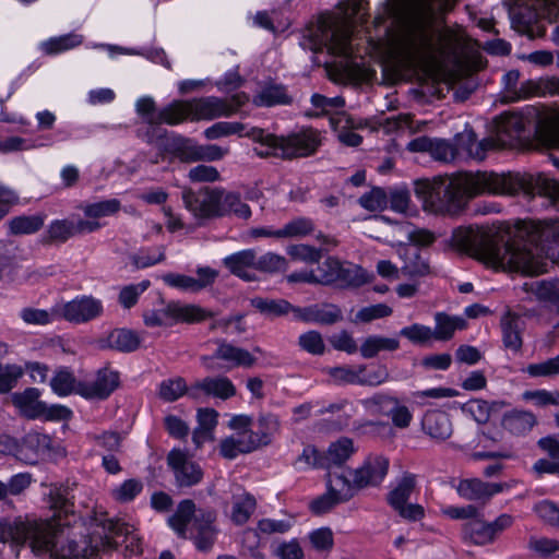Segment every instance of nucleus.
I'll return each instance as SVG.
<instances>
[{
	"label": "nucleus",
	"mask_w": 559,
	"mask_h": 559,
	"mask_svg": "<svg viewBox=\"0 0 559 559\" xmlns=\"http://www.w3.org/2000/svg\"><path fill=\"white\" fill-rule=\"evenodd\" d=\"M252 103L258 107H272L289 104L290 97L283 85L265 82L259 86Z\"/></svg>",
	"instance_id": "bb28decb"
},
{
	"label": "nucleus",
	"mask_w": 559,
	"mask_h": 559,
	"mask_svg": "<svg viewBox=\"0 0 559 559\" xmlns=\"http://www.w3.org/2000/svg\"><path fill=\"white\" fill-rule=\"evenodd\" d=\"M224 265L231 274L245 281L255 280L254 271H257V254L252 249H246L229 254L223 260Z\"/></svg>",
	"instance_id": "5701e85b"
},
{
	"label": "nucleus",
	"mask_w": 559,
	"mask_h": 559,
	"mask_svg": "<svg viewBox=\"0 0 559 559\" xmlns=\"http://www.w3.org/2000/svg\"><path fill=\"white\" fill-rule=\"evenodd\" d=\"M298 317L307 322L332 324L342 318L341 310L333 305L309 307L299 312Z\"/></svg>",
	"instance_id": "f704fd0d"
},
{
	"label": "nucleus",
	"mask_w": 559,
	"mask_h": 559,
	"mask_svg": "<svg viewBox=\"0 0 559 559\" xmlns=\"http://www.w3.org/2000/svg\"><path fill=\"white\" fill-rule=\"evenodd\" d=\"M70 537L63 533H53L52 524L47 520L16 518L0 520V543H11L20 547L28 542L32 552L45 559H72V556H88L91 550H73L68 544Z\"/></svg>",
	"instance_id": "20e7f679"
},
{
	"label": "nucleus",
	"mask_w": 559,
	"mask_h": 559,
	"mask_svg": "<svg viewBox=\"0 0 559 559\" xmlns=\"http://www.w3.org/2000/svg\"><path fill=\"white\" fill-rule=\"evenodd\" d=\"M330 123L334 131L337 133L338 140L348 146H357L361 142V136L354 132V129L360 124L357 123L345 112H340L330 118Z\"/></svg>",
	"instance_id": "c756f323"
},
{
	"label": "nucleus",
	"mask_w": 559,
	"mask_h": 559,
	"mask_svg": "<svg viewBox=\"0 0 559 559\" xmlns=\"http://www.w3.org/2000/svg\"><path fill=\"white\" fill-rule=\"evenodd\" d=\"M415 192L424 207L433 213L448 211L464 197L480 193L540 194L559 209V182L543 174H457L418 181Z\"/></svg>",
	"instance_id": "f257e3e1"
},
{
	"label": "nucleus",
	"mask_w": 559,
	"mask_h": 559,
	"mask_svg": "<svg viewBox=\"0 0 559 559\" xmlns=\"http://www.w3.org/2000/svg\"><path fill=\"white\" fill-rule=\"evenodd\" d=\"M463 534L475 545L483 546L495 542L489 522L476 516L464 525Z\"/></svg>",
	"instance_id": "4c0bfd02"
},
{
	"label": "nucleus",
	"mask_w": 559,
	"mask_h": 559,
	"mask_svg": "<svg viewBox=\"0 0 559 559\" xmlns=\"http://www.w3.org/2000/svg\"><path fill=\"white\" fill-rule=\"evenodd\" d=\"M373 274L359 265L341 266L338 283L344 286L358 287L373 280Z\"/></svg>",
	"instance_id": "864d4df0"
},
{
	"label": "nucleus",
	"mask_w": 559,
	"mask_h": 559,
	"mask_svg": "<svg viewBox=\"0 0 559 559\" xmlns=\"http://www.w3.org/2000/svg\"><path fill=\"white\" fill-rule=\"evenodd\" d=\"M298 345L304 352L314 356L323 355L325 352L324 340L317 331H308L300 334Z\"/></svg>",
	"instance_id": "69168bd1"
},
{
	"label": "nucleus",
	"mask_w": 559,
	"mask_h": 559,
	"mask_svg": "<svg viewBox=\"0 0 559 559\" xmlns=\"http://www.w3.org/2000/svg\"><path fill=\"white\" fill-rule=\"evenodd\" d=\"M414 486V476H404L389 493L388 501L401 516L415 521L424 516V509L418 504H407Z\"/></svg>",
	"instance_id": "2eb2a0df"
},
{
	"label": "nucleus",
	"mask_w": 559,
	"mask_h": 559,
	"mask_svg": "<svg viewBox=\"0 0 559 559\" xmlns=\"http://www.w3.org/2000/svg\"><path fill=\"white\" fill-rule=\"evenodd\" d=\"M167 460L180 486H192L201 480L203 476L201 468L188 457L186 452L175 449L168 454Z\"/></svg>",
	"instance_id": "a211bd4d"
},
{
	"label": "nucleus",
	"mask_w": 559,
	"mask_h": 559,
	"mask_svg": "<svg viewBox=\"0 0 559 559\" xmlns=\"http://www.w3.org/2000/svg\"><path fill=\"white\" fill-rule=\"evenodd\" d=\"M205 394L227 400L236 395V386L227 377H207L195 384Z\"/></svg>",
	"instance_id": "2f4dec72"
},
{
	"label": "nucleus",
	"mask_w": 559,
	"mask_h": 559,
	"mask_svg": "<svg viewBox=\"0 0 559 559\" xmlns=\"http://www.w3.org/2000/svg\"><path fill=\"white\" fill-rule=\"evenodd\" d=\"M341 266L342 264L337 260L332 258L326 259L314 270V281H317V284L325 285L338 283Z\"/></svg>",
	"instance_id": "680f3d73"
},
{
	"label": "nucleus",
	"mask_w": 559,
	"mask_h": 559,
	"mask_svg": "<svg viewBox=\"0 0 559 559\" xmlns=\"http://www.w3.org/2000/svg\"><path fill=\"white\" fill-rule=\"evenodd\" d=\"M414 0L407 7L397 33L391 40V53L412 63L441 67L453 51L452 35L443 28L436 2Z\"/></svg>",
	"instance_id": "f03ea898"
},
{
	"label": "nucleus",
	"mask_w": 559,
	"mask_h": 559,
	"mask_svg": "<svg viewBox=\"0 0 559 559\" xmlns=\"http://www.w3.org/2000/svg\"><path fill=\"white\" fill-rule=\"evenodd\" d=\"M523 288L530 294L531 299L552 305L559 304V280L555 282L533 281L525 283Z\"/></svg>",
	"instance_id": "7c9ffc66"
},
{
	"label": "nucleus",
	"mask_w": 559,
	"mask_h": 559,
	"mask_svg": "<svg viewBox=\"0 0 559 559\" xmlns=\"http://www.w3.org/2000/svg\"><path fill=\"white\" fill-rule=\"evenodd\" d=\"M118 384V372L104 369L98 371L93 382L80 384L76 393L85 399H106L116 390Z\"/></svg>",
	"instance_id": "aec40b11"
},
{
	"label": "nucleus",
	"mask_w": 559,
	"mask_h": 559,
	"mask_svg": "<svg viewBox=\"0 0 559 559\" xmlns=\"http://www.w3.org/2000/svg\"><path fill=\"white\" fill-rule=\"evenodd\" d=\"M252 127L237 121H221L212 124L205 130V136L209 140H216L223 136L237 134L239 136H248V132Z\"/></svg>",
	"instance_id": "a18cd8bd"
},
{
	"label": "nucleus",
	"mask_w": 559,
	"mask_h": 559,
	"mask_svg": "<svg viewBox=\"0 0 559 559\" xmlns=\"http://www.w3.org/2000/svg\"><path fill=\"white\" fill-rule=\"evenodd\" d=\"M199 426L193 432V442L197 447L207 440H213V430L217 425L218 413L213 408H200L197 414Z\"/></svg>",
	"instance_id": "72a5a7b5"
},
{
	"label": "nucleus",
	"mask_w": 559,
	"mask_h": 559,
	"mask_svg": "<svg viewBox=\"0 0 559 559\" xmlns=\"http://www.w3.org/2000/svg\"><path fill=\"white\" fill-rule=\"evenodd\" d=\"M457 495L469 501H486L503 491L504 485L486 483L479 478H464L454 486Z\"/></svg>",
	"instance_id": "6ab92c4d"
},
{
	"label": "nucleus",
	"mask_w": 559,
	"mask_h": 559,
	"mask_svg": "<svg viewBox=\"0 0 559 559\" xmlns=\"http://www.w3.org/2000/svg\"><path fill=\"white\" fill-rule=\"evenodd\" d=\"M214 359L225 361L227 369H233L237 367L250 368L255 364L257 360L253 354L248 352L247 349L225 342L218 344L212 357L203 358V362L207 369H215V366L213 364Z\"/></svg>",
	"instance_id": "f3484780"
},
{
	"label": "nucleus",
	"mask_w": 559,
	"mask_h": 559,
	"mask_svg": "<svg viewBox=\"0 0 559 559\" xmlns=\"http://www.w3.org/2000/svg\"><path fill=\"white\" fill-rule=\"evenodd\" d=\"M222 215L234 214L240 218H249L251 210L248 204L241 201L240 195L235 192H225L221 190Z\"/></svg>",
	"instance_id": "de8ad7c7"
},
{
	"label": "nucleus",
	"mask_w": 559,
	"mask_h": 559,
	"mask_svg": "<svg viewBox=\"0 0 559 559\" xmlns=\"http://www.w3.org/2000/svg\"><path fill=\"white\" fill-rule=\"evenodd\" d=\"M354 485V478L343 474L330 475L328 479V490L338 500L344 502L353 498L358 488Z\"/></svg>",
	"instance_id": "a19ab883"
},
{
	"label": "nucleus",
	"mask_w": 559,
	"mask_h": 559,
	"mask_svg": "<svg viewBox=\"0 0 559 559\" xmlns=\"http://www.w3.org/2000/svg\"><path fill=\"white\" fill-rule=\"evenodd\" d=\"M400 347V342L393 337L370 335L364 340L359 350L364 358H372L382 350L393 352Z\"/></svg>",
	"instance_id": "58836bf2"
},
{
	"label": "nucleus",
	"mask_w": 559,
	"mask_h": 559,
	"mask_svg": "<svg viewBox=\"0 0 559 559\" xmlns=\"http://www.w3.org/2000/svg\"><path fill=\"white\" fill-rule=\"evenodd\" d=\"M501 326L506 347L518 352L522 346V338L520 334L522 330L521 318L509 312L502 318Z\"/></svg>",
	"instance_id": "e433bc0d"
},
{
	"label": "nucleus",
	"mask_w": 559,
	"mask_h": 559,
	"mask_svg": "<svg viewBox=\"0 0 559 559\" xmlns=\"http://www.w3.org/2000/svg\"><path fill=\"white\" fill-rule=\"evenodd\" d=\"M537 424V419L532 412L522 409H512L507 412L502 419V427L512 435H525Z\"/></svg>",
	"instance_id": "c85d7f7f"
},
{
	"label": "nucleus",
	"mask_w": 559,
	"mask_h": 559,
	"mask_svg": "<svg viewBox=\"0 0 559 559\" xmlns=\"http://www.w3.org/2000/svg\"><path fill=\"white\" fill-rule=\"evenodd\" d=\"M51 439L49 436L39 432L27 433L20 443L17 459L33 464L39 456L49 455Z\"/></svg>",
	"instance_id": "412c9836"
},
{
	"label": "nucleus",
	"mask_w": 559,
	"mask_h": 559,
	"mask_svg": "<svg viewBox=\"0 0 559 559\" xmlns=\"http://www.w3.org/2000/svg\"><path fill=\"white\" fill-rule=\"evenodd\" d=\"M308 39L309 44L306 45L311 50L325 48L331 55L342 57L340 68L346 78L355 81L369 78V69L357 60L352 29L347 23L322 20L308 31Z\"/></svg>",
	"instance_id": "39448f33"
},
{
	"label": "nucleus",
	"mask_w": 559,
	"mask_h": 559,
	"mask_svg": "<svg viewBox=\"0 0 559 559\" xmlns=\"http://www.w3.org/2000/svg\"><path fill=\"white\" fill-rule=\"evenodd\" d=\"M249 102L246 94H236L230 99L205 97L189 100L190 120H212L218 117H230L241 112V108Z\"/></svg>",
	"instance_id": "9d476101"
},
{
	"label": "nucleus",
	"mask_w": 559,
	"mask_h": 559,
	"mask_svg": "<svg viewBox=\"0 0 559 559\" xmlns=\"http://www.w3.org/2000/svg\"><path fill=\"white\" fill-rule=\"evenodd\" d=\"M83 38L78 34H67L51 37L39 44V49L46 55H58L81 45Z\"/></svg>",
	"instance_id": "79ce46f5"
},
{
	"label": "nucleus",
	"mask_w": 559,
	"mask_h": 559,
	"mask_svg": "<svg viewBox=\"0 0 559 559\" xmlns=\"http://www.w3.org/2000/svg\"><path fill=\"white\" fill-rule=\"evenodd\" d=\"M255 509V499L243 492L241 495L234 496L233 510H231V520L236 524L246 523Z\"/></svg>",
	"instance_id": "8fccbe9b"
},
{
	"label": "nucleus",
	"mask_w": 559,
	"mask_h": 559,
	"mask_svg": "<svg viewBox=\"0 0 559 559\" xmlns=\"http://www.w3.org/2000/svg\"><path fill=\"white\" fill-rule=\"evenodd\" d=\"M221 190H206L202 197H198L191 189L185 188L182 201L185 207L198 218L222 216Z\"/></svg>",
	"instance_id": "4468645a"
},
{
	"label": "nucleus",
	"mask_w": 559,
	"mask_h": 559,
	"mask_svg": "<svg viewBox=\"0 0 559 559\" xmlns=\"http://www.w3.org/2000/svg\"><path fill=\"white\" fill-rule=\"evenodd\" d=\"M535 118V110L503 114L497 120L496 132L501 144L519 139Z\"/></svg>",
	"instance_id": "dca6fc26"
},
{
	"label": "nucleus",
	"mask_w": 559,
	"mask_h": 559,
	"mask_svg": "<svg viewBox=\"0 0 559 559\" xmlns=\"http://www.w3.org/2000/svg\"><path fill=\"white\" fill-rule=\"evenodd\" d=\"M492 405L483 400H471L462 406V411L477 424H486L491 414Z\"/></svg>",
	"instance_id": "338daca9"
},
{
	"label": "nucleus",
	"mask_w": 559,
	"mask_h": 559,
	"mask_svg": "<svg viewBox=\"0 0 559 559\" xmlns=\"http://www.w3.org/2000/svg\"><path fill=\"white\" fill-rule=\"evenodd\" d=\"M108 344L120 352L129 353L139 348L141 336L129 329H116L109 333Z\"/></svg>",
	"instance_id": "ea45409f"
},
{
	"label": "nucleus",
	"mask_w": 559,
	"mask_h": 559,
	"mask_svg": "<svg viewBox=\"0 0 559 559\" xmlns=\"http://www.w3.org/2000/svg\"><path fill=\"white\" fill-rule=\"evenodd\" d=\"M357 451L354 441L350 438L342 437L331 442L323 452L325 468L341 466L346 463Z\"/></svg>",
	"instance_id": "cd10ccee"
},
{
	"label": "nucleus",
	"mask_w": 559,
	"mask_h": 559,
	"mask_svg": "<svg viewBox=\"0 0 559 559\" xmlns=\"http://www.w3.org/2000/svg\"><path fill=\"white\" fill-rule=\"evenodd\" d=\"M81 383H78L74 376L67 369H60L56 371L50 380L52 392L60 397L76 393L78 386Z\"/></svg>",
	"instance_id": "3c124183"
},
{
	"label": "nucleus",
	"mask_w": 559,
	"mask_h": 559,
	"mask_svg": "<svg viewBox=\"0 0 559 559\" xmlns=\"http://www.w3.org/2000/svg\"><path fill=\"white\" fill-rule=\"evenodd\" d=\"M143 490V483L139 479L130 478L117 485L110 490L111 498L119 503L133 501Z\"/></svg>",
	"instance_id": "5fc2aeb1"
},
{
	"label": "nucleus",
	"mask_w": 559,
	"mask_h": 559,
	"mask_svg": "<svg viewBox=\"0 0 559 559\" xmlns=\"http://www.w3.org/2000/svg\"><path fill=\"white\" fill-rule=\"evenodd\" d=\"M421 429L436 442L445 441L453 431L449 415L441 411H428L423 417Z\"/></svg>",
	"instance_id": "4be33fe9"
},
{
	"label": "nucleus",
	"mask_w": 559,
	"mask_h": 559,
	"mask_svg": "<svg viewBox=\"0 0 559 559\" xmlns=\"http://www.w3.org/2000/svg\"><path fill=\"white\" fill-rule=\"evenodd\" d=\"M81 209L85 218H79V229L90 234L104 226L102 219L116 215L121 210V202L118 199H105L86 203Z\"/></svg>",
	"instance_id": "ddd939ff"
},
{
	"label": "nucleus",
	"mask_w": 559,
	"mask_h": 559,
	"mask_svg": "<svg viewBox=\"0 0 559 559\" xmlns=\"http://www.w3.org/2000/svg\"><path fill=\"white\" fill-rule=\"evenodd\" d=\"M314 229L313 222L307 217H296L275 230V238H302Z\"/></svg>",
	"instance_id": "c03bdc74"
},
{
	"label": "nucleus",
	"mask_w": 559,
	"mask_h": 559,
	"mask_svg": "<svg viewBox=\"0 0 559 559\" xmlns=\"http://www.w3.org/2000/svg\"><path fill=\"white\" fill-rule=\"evenodd\" d=\"M248 136L261 146L255 148V153L260 157H305L313 154L321 144L320 133L311 128L302 129L287 136H277L264 129L251 128Z\"/></svg>",
	"instance_id": "423d86ee"
},
{
	"label": "nucleus",
	"mask_w": 559,
	"mask_h": 559,
	"mask_svg": "<svg viewBox=\"0 0 559 559\" xmlns=\"http://www.w3.org/2000/svg\"><path fill=\"white\" fill-rule=\"evenodd\" d=\"M148 281H142L141 283L138 284H130L123 286L118 295L119 304L124 309H130L138 302L139 297L148 288Z\"/></svg>",
	"instance_id": "774afa93"
},
{
	"label": "nucleus",
	"mask_w": 559,
	"mask_h": 559,
	"mask_svg": "<svg viewBox=\"0 0 559 559\" xmlns=\"http://www.w3.org/2000/svg\"><path fill=\"white\" fill-rule=\"evenodd\" d=\"M253 23L273 33L284 32L289 26V20L280 19V14L275 11H273L272 14L264 11L257 12L253 16Z\"/></svg>",
	"instance_id": "e2e57ef3"
},
{
	"label": "nucleus",
	"mask_w": 559,
	"mask_h": 559,
	"mask_svg": "<svg viewBox=\"0 0 559 559\" xmlns=\"http://www.w3.org/2000/svg\"><path fill=\"white\" fill-rule=\"evenodd\" d=\"M58 318L72 324H86L103 317L105 306L102 299L93 295H78L71 300L55 305Z\"/></svg>",
	"instance_id": "9b49d317"
},
{
	"label": "nucleus",
	"mask_w": 559,
	"mask_h": 559,
	"mask_svg": "<svg viewBox=\"0 0 559 559\" xmlns=\"http://www.w3.org/2000/svg\"><path fill=\"white\" fill-rule=\"evenodd\" d=\"M536 136L543 145L559 148V110L544 112L536 128Z\"/></svg>",
	"instance_id": "393cba45"
},
{
	"label": "nucleus",
	"mask_w": 559,
	"mask_h": 559,
	"mask_svg": "<svg viewBox=\"0 0 559 559\" xmlns=\"http://www.w3.org/2000/svg\"><path fill=\"white\" fill-rule=\"evenodd\" d=\"M44 223L45 216L41 214L14 216L7 222L8 234L13 236L32 235L38 231Z\"/></svg>",
	"instance_id": "473e14b6"
},
{
	"label": "nucleus",
	"mask_w": 559,
	"mask_h": 559,
	"mask_svg": "<svg viewBox=\"0 0 559 559\" xmlns=\"http://www.w3.org/2000/svg\"><path fill=\"white\" fill-rule=\"evenodd\" d=\"M47 233L51 241L61 242L68 240L70 237L76 234H86L85 231L79 229V218L52 221L48 226Z\"/></svg>",
	"instance_id": "49530a36"
},
{
	"label": "nucleus",
	"mask_w": 559,
	"mask_h": 559,
	"mask_svg": "<svg viewBox=\"0 0 559 559\" xmlns=\"http://www.w3.org/2000/svg\"><path fill=\"white\" fill-rule=\"evenodd\" d=\"M175 316L176 323H198L211 318L213 314L211 311L198 305H183L175 302Z\"/></svg>",
	"instance_id": "603ef678"
},
{
	"label": "nucleus",
	"mask_w": 559,
	"mask_h": 559,
	"mask_svg": "<svg viewBox=\"0 0 559 559\" xmlns=\"http://www.w3.org/2000/svg\"><path fill=\"white\" fill-rule=\"evenodd\" d=\"M456 145L461 150L460 158L483 160L486 152L493 146L491 140L477 141L473 131L466 130L456 136Z\"/></svg>",
	"instance_id": "a878e982"
},
{
	"label": "nucleus",
	"mask_w": 559,
	"mask_h": 559,
	"mask_svg": "<svg viewBox=\"0 0 559 559\" xmlns=\"http://www.w3.org/2000/svg\"><path fill=\"white\" fill-rule=\"evenodd\" d=\"M143 321L144 324L148 328H168L175 325V302H170L158 309L144 311Z\"/></svg>",
	"instance_id": "37998d69"
},
{
	"label": "nucleus",
	"mask_w": 559,
	"mask_h": 559,
	"mask_svg": "<svg viewBox=\"0 0 559 559\" xmlns=\"http://www.w3.org/2000/svg\"><path fill=\"white\" fill-rule=\"evenodd\" d=\"M465 328V321L461 317H452L443 312L435 314V329L432 330L433 340H450L456 330Z\"/></svg>",
	"instance_id": "c9c22d12"
},
{
	"label": "nucleus",
	"mask_w": 559,
	"mask_h": 559,
	"mask_svg": "<svg viewBox=\"0 0 559 559\" xmlns=\"http://www.w3.org/2000/svg\"><path fill=\"white\" fill-rule=\"evenodd\" d=\"M361 405L366 413L371 416L389 418L392 427L396 429L409 428L414 419L411 407L394 395L378 393L364 399Z\"/></svg>",
	"instance_id": "1a4fd4ad"
},
{
	"label": "nucleus",
	"mask_w": 559,
	"mask_h": 559,
	"mask_svg": "<svg viewBox=\"0 0 559 559\" xmlns=\"http://www.w3.org/2000/svg\"><path fill=\"white\" fill-rule=\"evenodd\" d=\"M389 460L381 454H370L356 468L348 471V476L354 478V485L361 490L379 485L388 474Z\"/></svg>",
	"instance_id": "f8f14e48"
},
{
	"label": "nucleus",
	"mask_w": 559,
	"mask_h": 559,
	"mask_svg": "<svg viewBox=\"0 0 559 559\" xmlns=\"http://www.w3.org/2000/svg\"><path fill=\"white\" fill-rule=\"evenodd\" d=\"M68 544L72 545L75 551L83 550L84 548L91 550L88 556H72V558L90 559L99 551L112 549L122 544L131 555L141 551V540L134 533L133 525L112 519L106 520L100 527L97 526L88 535L81 536L79 539L75 537L70 538Z\"/></svg>",
	"instance_id": "0eeeda50"
},
{
	"label": "nucleus",
	"mask_w": 559,
	"mask_h": 559,
	"mask_svg": "<svg viewBox=\"0 0 559 559\" xmlns=\"http://www.w3.org/2000/svg\"><path fill=\"white\" fill-rule=\"evenodd\" d=\"M190 119L188 102H174L159 110V124H178Z\"/></svg>",
	"instance_id": "4d7b16f0"
},
{
	"label": "nucleus",
	"mask_w": 559,
	"mask_h": 559,
	"mask_svg": "<svg viewBox=\"0 0 559 559\" xmlns=\"http://www.w3.org/2000/svg\"><path fill=\"white\" fill-rule=\"evenodd\" d=\"M194 503L191 500H183L173 516L168 519L169 526L175 533L183 538L191 537L199 550H209L215 540V528L213 526V512H202L192 520Z\"/></svg>",
	"instance_id": "6e6552de"
},
{
	"label": "nucleus",
	"mask_w": 559,
	"mask_h": 559,
	"mask_svg": "<svg viewBox=\"0 0 559 559\" xmlns=\"http://www.w3.org/2000/svg\"><path fill=\"white\" fill-rule=\"evenodd\" d=\"M280 430V420L276 416L266 414L259 417L254 440L259 448L271 442L272 437Z\"/></svg>",
	"instance_id": "09e8293b"
},
{
	"label": "nucleus",
	"mask_w": 559,
	"mask_h": 559,
	"mask_svg": "<svg viewBox=\"0 0 559 559\" xmlns=\"http://www.w3.org/2000/svg\"><path fill=\"white\" fill-rule=\"evenodd\" d=\"M523 93L521 97L533 95L555 94L559 92V80L545 79L539 81L528 80L522 84Z\"/></svg>",
	"instance_id": "052dcab7"
},
{
	"label": "nucleus",
	"mask_w": 559,
	"mask_h": 559,
	"mask_svg": "<svg viewBox=\"0 0 559 559\" xmlns=\"http://www.w3.org/2000/svg\"><path fill=\"white\" fill-rule=\"evenodd\" d=\"M294 467L299 472L311 468H325L323 452H320L313 445L305 447L301 454L295 460Z\"/></svg>",
	"instance_id": "6e6d98bb"
},
{
	"label": "nucleus",
	"mask_w": 559,
	"mask_h": 559,
	"mask_svg": "<svg viewBox=\"0 0 559 559\" xmlns=\"http://www.w3.org/2000/svg\"><path fill=\"white\" fill-rule=\"evenodd\" d=\"M20 317L28 325H46L59 319L57 312H55V305L49 310L33 307L23 308L20 311Z\"/></svg>",
	"instance_id": "13d9d810"
},
{
	"label": "nucleus",
	"mask_w": 559,
	"mask_h": 559,
	"mask_svg": "<svg viewBox=\"0 0 559 559\" xmlns=\"http://www.w3.org/2000/svg\"><path fill=\"white\" fill-rule=\"evenodd\" d=\"M251 304L260 312L272 317L287 314L290 309H293L290 304L284 299H267L258 297L253 298Z\"/></svg>",
	"instance_id": "bf43d9fd"
},
{
	"label": "nucleus",
	"mask_w": 559,
	"mask_h": 559,
	"mask_svg": "<svg viewBox=\"0 0 559 559\" xmlns=\"http://www.w3.org/2000/svg\"><path fill=\"white\" fill-rule=\"evenodd\" d=\"M452 243L493 269L519 271L528 275L547 271V258L540 253L538 246L518 241L500 246L495 231L486 226L455 229Z\"/></svg>",
	"instance_id": "7ed1b4c3"
},
{
	"label": "nucleus",
	"mask_w": 559,
	"mask_h": 559,
	"mask_svg": "<svg viewBox=\"0 0 559 559\" xmlns=\"http://www.w3.org/2000/svg\"><path fill=\"white\" fill-rule=\"evenodd\" d=\"M23 374L22 366L15 364L2 365L0 362V394L10 392Z\"/></svg>",
	"instance_id": "0e129e2a"
},
{
	"label": "nucleus",
	"mask_w": 559,
	"mask_h": 559,
	"mask_svg": "<svg viewBox=\"0 0 559 559\" xmlns=\"http://www.w3.org/2000/svg\"><path fill=\"white\" fill-rule=\"evenodd\" d=\"M40 394V390L27 388L22 392L13 393L10 399L22 416L28 419H37L40 417V409L44 403L39 400Z\"/></svg>",
	"instance_id": "b1692460"
}]
</instances>
